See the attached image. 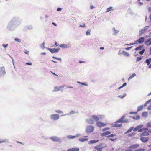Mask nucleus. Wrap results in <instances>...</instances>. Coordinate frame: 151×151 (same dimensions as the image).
Wrapping results in <instances>:
<instances>
[{"label": "nucleus", "instance_id": "obj_1", "mask_svg": "<svg viewBox=\"0 0 151 151\" xmlns=\"http://www.w3.org/2000/svg\"><path fill=\"white\" fill-rule=\"evenodd\" d=\"M22 22V19L18 16L13 17L8 23L6 29L10 31H14L21 24Z\"/></svg>", "mask_w": 151, "mask_h": 151}, {"label": "nucleus", "instance_id": "obj_2", "mask_svg": "<svg viewBox=\"0 0 151 151\" xmlns=\"http://www.w3.org/2000/svg\"><path fill=\"white\" fill-rule=\"evenodd\" d=\"M50 139L52 141L61 143L62 141L60 138L56 136H53L50 137Z\"/></svg>", "mask_w": 151, "mask_h": 151}, {"label": "nucleus", "instance_id": "obj_3", "mask_svg": "<svg viewBox=\"0 0 151 151\" xmlns=\"http://www.w3.org/2000/svg\"><path fill=\"white\" fill-rule=\"evenodd\" d=\"M94 130V127L92 125L87 126L86 128L85 131L87 134H89L92 132Z\"/></svg>", "mask_w": 151, "mask_h": 151}, {"label": "nucleus", "instance_id": "obj_4", "mask_svg": "<svg viewBox=\"0 0 151 151\" xmlns=\"http://www.w3.org/2000/svg\"><path fill=\"white\" fill-rule=\"evenodd\" d=\"M50 119L53 121H56L59 119V115L58 114H54L50 116Z\"/></svg>", "mask_w": 151, "mask_h": 151}, {"label": "nucleus", "instance_id": "obj_5", "mask_svg": "<svg viewBox=\"0 0 151 151\" xmlns=\"http://www.w3.org/2000/svg\"><path fill=\"white\" fill-rule=\"evenodd\" d=\"M125 117V116L123 115L122 117L120 119H119V120H118L117 121L115 122V123H124L128 122V119H124Z\"/></svg>", "mask_w": 151, "mask_h": 151}, {"label": "nucleus", "instance_id": "obj_6", "mask_svg": "<svg viewBox=\"0 0 151 151\" xmlns=\"http://www.w3.org/2000/svg\"><path fill=\"white\" fill-rule=\"evenodd\" d=\"M46 49L49 50L52 53H58L60 48H46Z\"/></svg>", "mask_w": 151, "mask_h": 151}, {"label": "nucleus", "instance_id": "obj_7", "mask_svg": "<svg viewBox=\"0 0 151 151\" xmlns=\"http://www.w3.org/2000/svg\"><path fill=\"white\" fill-rule=\"evenodd\" d=\"M33 29V26L32 25H27L25 26L23 28V30L24 31H26L28 30H31L32 29Z\"/></svg>", "mask_w": 151, "mask_h": 151}, {"label": "nucleus", "instance_id": "obj_8", "mask_svg": "<svg viewBox=\"0 0 151 151\" xmlns=\"http://www.w3.org/2000/svg\"><path fill=\"white\" fill-rule=\"evenodd\" d=\"M6 73L4 67H1L0 68V77L4 76Z\"/></svg>", "mask_w": 151, "mask_h": 151}, {"label": "nucleus", "instance_id": "obj_9", "mask_svg": "<svg viewBox=\"0 0 151 151\" xmlns=\"http://www.w3.org/2000/svg\"><path fill=\"white\" fill-rule=\"evenodd\" d=\"M96 124L97 126L99 127H101L106 125V124L98 121L96 122Z\"/></svg>", "mask_w": 151, "mask_h": 151}, {"label": "nucleus", "instance_id": "obj_10", "mask_svg": "<svg viewBox=\"0 0 151 151\" xmlns=\"http://www.w3.org/2000/svg\"><path fill=\"white\" fill-rule=\"evenodd\" d=\"M91 117L93 119V122H97V121L99 120V118L98 117V115L96 116V115H93Z\"/></svg>", "mask_w": 151, "mask_h": 151}, {"label": "nucleus", "instance_id": "obj_11", "mask_svg": "<svg viewBox=\"0 0 151 151\" xmlns=\"http://www.w3.org/2000/svg\"><path fill=\"white\" fill-rule=\"evenodd\" d=\"M139 146V144H136L134 145H131L128 147L129 149H135L138 147Z\"/></svg>", "mask_w": 151, "mask_h": 151}, {"label": "nucleus", "instance_id": "obj_12", "mask_svg": "<svg viewBox=\"0 0 151 151\" xmlns=\"http://www.w3.org/2000/svg\"><path fill=\"white\" fill-rule=\"evenodd\" d=\"M147 29V28L145 27L144 28L141 29L139 30V36H142Z\"/></svg>", "mask_w": 151, "mask_h": 151}, {"label": "nucleus", "instance_id": "obj_13", "mask_svg": "<svg viewBox=\"0 0 151 151\" xmlns=\"http://www.w3.org/2000/svg\"><path fill=\"white\" fill-rule=\"evenodd\" d=\"M140 139L142 142H146L148 141L149 138L147 137H141Z\"/></svg>", "mask_w": 151, "mask_h": 151}, {"label": "nucleus", "instance_id": "obj_14", "mask_svg": "<svg viewBox=\"0 0 151 151\" xmlns=\"http://www.w3.org/2000/svg\"><path fill=\"white\" fill-rule=\"evenodd\" d=\"M145 41V38L144 37H141L139 38L135 42H138L139 44H142Z\"/></svg>", "mask_w": 151, "mask_h": 151}, {"label": "nucleus", "instance_id": "obj_15", "mask_svg": "<svg viewBox=\"0 0 151 151\" xmlns=\"http://www.w3.org/2000/svg\"><path fill=\"white\" fill-rule=\"evenodd\" d=\"M86 122L89 124H93L94 123L91 117L89 119H87L86 120Z\"/></svg>", "mask_w": 151, "mask_h": 151}, {"label": "nucleus", "instance_id": "obj_16", "mask_svg": "<svg viewBox=\"0 0 151 151\" xmlns=\"http://www.w3.org/2000/svg\"><path fill=\"white\" fill-rule=\"evenodd\" d=\"M111 133V132L109 131H107L101 133L100 135L101 136H106L110 134Z\"/></svg>", "mask_w": 151, "mask_h": 151}, {"label": "nucleus", "instance_id": "obj_17", "mask_svg": "<svg viewBox=\"0 0 151 151\" xmlns=\"http://www.w3.org/2000/svg\"><path fill=\"white\" fill-rule=\"evenodd\" d=\"M143 127V125H140L137 126L136 127L133 129V131L134 132H135L137 130H138L139 129H140L142 128V127Z\"/></svg>", "mask_w": 151, "mask_h": 151}, {"label": "nucleus", "instance_id": "obj_18", "mask_svg": "<svg viewBox=\"0 0 151 151\" xmlns=\"http://www.w3.org/2000/svg\"><path fill=\"white\" fill-rule=\"evenodd\" d=\"M145 44L147 45H149L151 44V38L147 39L145 42Z\"/></svg>", "mask_w": 151, "mask_h": 151}, {"label": "nucleus", "instance_id": "obj_19", "mask_svg": "<svg viewBox=\"0 0 151 151\" xmlns=\"http://www.w3.org/2000/svg\"><path fill=\"white\" fill-rule=\"evenodd\" d=\"M75 113H78V112H75L73 110H72L71 111L69 112V113L68 114H66L64 115H62V116H64L66 115H70L71 114H74Z\"/></svg>", "mask_w": 151, "mask_h": 151}, {"label": "nucleus", "instance_id": "obj_20", "mask_svg": "<svg viewBox=\"0 0 151 151\" xmlns=\"http://www.w3.org/2000/svg\"><path fill=\"white\" fill-rule=\"evenodd\" d=\"M149 133L145 131L144 132H142L140 135V137H142L143 136H147L149 135Z\"/></svg>", "mask_w": 151, "mask_h": 151}, {"label": "nucleus", "instance_id": "obj_21", "mask_svg": "<svg viewBox=\"0 0 151 151\" xmlns=\"http://www.w3.org/2000/svg\"><path fill=\"white\" fill-rule=\"evenodd\" d=\"M113 35H116V34L119 32V30H116L114 27H113Z\"/></svg>", "mask_w": 151, "mask_h": 151}, {"label": "nucleus", "instance_id": "obj_22", "mask_svg": "<svg viewBox=\"0 0 151 151\" xmlns=\"http://www.w3.org/2000/svg\"><path fill=\"white\" fill-rule=\"evenodd\" d=\"M145 62L148 65H149L151 62V58L146 59Z\"/></svg>", "mask_w": 151, "mask_h": 151}, {"label": "nucleus", "instance_id": "obj_23", "mask_svg": "<svg viewBox=\"0 0 151 151\" xmlns=\"http://www.w3.org/2000/svg\"><path fill=\"white\" fill-rule=\"evenodd\" d=\"M134 129V127H130L125 133V134L129 133L131 132L132 130Z\"/></svg>", "mask_w": 151, "mask_h": 151}, {"label": "nucleus", "instance_id": "obj_24", "mask_svg": "<svg viewBox=\"0 0 151 151\" xmlns=\"http://www.w3.org/2000/svg\"><path fill=\"white\" fill-rule=\"evenodd\" d=\"M88 140V138H81L79 139L80 141L83 142L86 141H87Z\"/></svg>", "mask_w": 151, "mask_h": 151}, {"label": "nucleus", "instance_id": "obj_25", "mask_svg": "<svg viewBox=\"0 0 151 151\" xmlns=\"http://www.w3.org/2000/svg\"><path fill=\"white\" fill-rule=\"evenodd\" d=\"M143 46H144L143 45H140L139 46L135 48V50L136 51H137L138 50H140L143 47Z\"/></svg>", "mask_w": 151, "mask_h": 151}, {"label": "nucleus", "instance_id": "obj_26", "mask_svg": "<svg viewBox=\"0 0 151 151\" xmlns=\"http://www.w3.org/2000/svg\"><path fill=\"white\" fill-rule=\"evenodd\" d=\"M99 141L98 140H91L88 142L89 144H93L96 143L97 142Z\"/></svg>", "mask_w": 151, "mask_h": 151}, {"label": "nucleus", "instance_id": "obj_27", "mask_svg": "<svg viewBox=\"0 0 151 151\" xmlns=\"http://www.w3.org/2000/svg\"><path fill=\"white\" fill-rule=\"evenodd\" d=\"M143 106L142 105H140L138 106L137 109V112H139L141 110L143 109Z\"/></svg>", "mask_w": 151, "mask_h": 151}, {"label": "nucleus", "instance_id": "obj_28", "mask_svg": "<svg viewBox=\"0 0 151 151\" xmlns=\"http://www.w3.org/2000/svg\"><path fill=\"white\" fill-rule=\"evenodd\" d=\"M99 146H100V147L102 149L106 147V145L105 143H101L99 145Z\"/></svg>", "mask_w": 151, "mask_h": 151}, {"label": "nucleus", "instance_id": "obj_29", "mask_svg": "<svg viewBox=\"0 0 151 151\" xmlns=\"http://www.w3.org/2000/svg\"><path fill=\"white\" fill-rule=\"evenodd\" d=\"M60 90V88L57 86H55L54 87V90H53L52 92L58 91Z\"/></svg>", "mask_w": 151, "mask_h": 151}, {"label": "nucleus", "instance_id": "obj_30", "mask_svg": "<svg viewBox=\"0 0 151 151\" xmlns=\"http://www.w3.org/2000/svg\"><path fill=\"white\" fill-rule=\"evenodd\" d=\"M60 47L62 48H66L67 47V45L65 44H61L60 45Z\"/></svg>", "mask_w": 151, "mask_h": 151}, {"label": "nucleus", "instance_id": "obj_31", "mask_svg": "<svg viewBox=\"0 0 151 151\" xmlns=\"http://www.w3.org/2000/svg\"><path fill=\"white\" fill-rule=\"evenodd\" d=\"M142 116L143 117H146L147 116V112H144L142 113Z\"/></svg>", "mask_w": 151, "mask_h": 151}, {"label": "nucleus", "instance_id": "obj_32", "mask_svg": "<svg viewBox=\"0 0 151 151\" xmlns=\"http://www.w3.org/2000/svg\"><path fill=\"white\" fill-rule=\"evenodd\" d=\"M122 53L124 55L127 56H129V54L128 52L125 51H122Z\"/></svg>", "mask_w": 151, "mask_h": 151}, {"label": "nucleus", "instance_id": "obj_33", "mask_svg": "<svg viewBox=\"0 0 151 151\" xmlns=\"http://www.w3.org/2000/svg\"><path fill=\"white\" fill-rule=\"evenodd\" d=\"M9 142V140L8 139H5L3 140H2L1 141H0V143H1L3 142Z\"/></svg>", "mask_w": 151, "mask_h": 151}, {"label": "nucleus", "instance_id": "obj_34", "mask_svg": "<svg viewBox=\"0 0 151 151\" xmlns=\"http://www.w3.org/2000/svg\"><path fill=\"white\" fill-rule=\"evenodd\" d=\"M132 118L134 119L137 120L140 119V117L139 115H137L136 117L133 116Z\"/></svg>", "mask_w": 151, "mask_h": 151}, {"label": "nucleus", "instance_id": "obj_35", "mask_svg": "<svg viewBox=\"0 0 151 151\" xmlns=\"http://www.w3.org/2000/svg\"><path fill=\"white\" fill-rule=\"evenodd\" d=\"M67 137L69 139H72L75 138V136L72 135H68L67 136Z\"/></svg>", "mask_w": 151, "mask_h": 151}, {"label": "nucleus", "instance_id": "obj_36", "mask_svg": "<svg viewBox=\"0 0 151 151\" xmlns=\"http://www.w3.org/2000/svg\"><path fill=\"white\" fill-rule=\"evenodd\" d=\"M91 30L90 29H88L86 32V35H91Z\"/></svg>", "mask_w": 151, "mask_h": 151}, {"label": "nucleus", "instance_id": "obj_37", "mask_svg": "<svg viewBox=\"0 0 151 151\" xmlns=\"http://www.w3.org/2000/svg\"><path fill=\"white\" fill-rule=\"evenodd\" d=\"M94 148L96 149L97 150H101V148L100 147V146H99V145L98 146H96Z\"/></svg>", "mask_w": 151, "mask_h": 151}, {"label": "nucleus", "instance_id": "obj_38", "mask_svg": "<svg viewBox=\"0 0 151 151\" xmlns=\"http://www.w3.org/2000/svg\"><path fill=\"white\" fill-rule=\"evenodd\" d=\"M122 124H118L115 123V124L114 126V127H120L122 126Z\"/></svg>", "mask_w": 151, "mask_h": 151}, {"label": "nucleus", "instance_id": "obj_39", "mask_svg": "<svg viewBox=\"0 0 151 151\" xmlns=\"http://www.w3.org/2000/svg\"><path fill=\"white\" fill-rule=\"evenodd\" d=\"M55 112L59 114H62L63 113L62 111L60 110H56L55 111Z\"/></svg>", "mask_w": 151, "mask_h": 151}, {"label": "nucleus", "instance_id": "obj_40", "mask_svg": "<svg viewBox=\"0 0 151 151\" xmlns=\"http://www.w3.org/2000/svg\"><path fill=\"white\" fill-rule=\"evenodd\" d=\"M145 149L144 148H139L134 150V151H145Z\"/></svg>", "mask_w": 151, "mask_h": 151}, {"label": "nucleus", "instance_id": "obj_41", "mask_svg": "<svg viewBox=\"0 0 151 151\" xmlns=\"http://www.w3.org/2000/svg\"><path fill=\"white\" fill-rule=\"evenodd\" d=\"M126 96V94H125V93H124V94L123 95H119L118 96V97H119V98H120L121 99H122V98H124V97H125Z\"/></svg>", "mask_w": 151, "mask_h": 151}, {"label": "nucleus", "instance_id": "obj_42", "mask_svg": "<svg viewBox=\"0 0 151 151\" xmlns=\"http://www.w3.org/2000/svg\"><path fill=\"white\" fill-rule=\"evenodd\" d=\"M135 76L136 74L135 73H133L132 76L129 78V79H132Z\"/></svg>", "mask_w": 151, "mask_h": 151}, {"label": "nucleus", "instance_id": "obj_43", "mask_svg": "<svg viewBox=\"0 0 151 151\" xmlns=\"http://www.w3.org/2000/svg\"><path fill=\"white\" fill-rule=\"evenodd\" d=\"M145 51V50L143 49L141 51H140L139 52V53L140 55H142L143 54L144 52Z\"/></svg>", "mask_w": 151, "mask_h": 151}, {"label": "nucleus", "instance_id": "obj_44", "mask_svg": "<svg viewBox=\"0 0 151 151\" xmlns=\"http://www.w3.org/2000/svg\"><path fill=\"white\" fill-rule=\"evenodd\" d=\"M136 44H137V43H136V42H135V43H130L129 44H125V45L127 46H129L132 45H133Z\"/></svg>", "mask_w": 151, "mask_h": 151}, {"label": "nucleus", "instance_id": "obj_45", "mask_svg": "<svg viewBox=\"0 0 151 151\" xmlns=\"http://www.w3.org/2000/svg\"><path fill=\"white\" fill-rule=\"evenodd\" d=\"M116 136V134H111L110 135H109L107 136H106V137L107 138H109V137H113V136Z\"/></svg>", "mask_w": 151, "mask_h": 151}, {"label": "nucleus", "instance_id": "obj_46", "mask_svg": "<svg viewBox=\"0 0 151 151\" xmlns=\"http://www.w3.org/2000/svg\"><path fill=\"white\" fill-rule=\"evenodd\" d=\"M142 57H137V58L136 62H137L140 60L142 59Z\"/></svg>", "mask_w": 151, "mask_h": 151}, {"label": "nucleus", "instance_id": "obj_47", "mask_svg": "<svg viewBox=\"0 0 151 151\" xmlns=\"http://www.w3.org/2000/svg\"><path fill=\"white\" fill-rule=\"evenodd\" d=\"M73 151H79V149L78 148H73Z\"/></svg>", "mask_w": 151, "mask_h": 151}, {"label": "nucleus", "instance_id": "obj_48", "mask_svg": "<svg viewBox=\"0 0 151 151\" xmlns=\"http://www.w3.org/2000/svg\"><path fill=\"white\" fill-rule=\"evenodd\" d=\"M136 133L134 132H132L131 134H129L128 136L129 137H132V136H134L135 135Z\"/></svg>", "mask_w": 151, "mask_h": 151}, {"label": "nucleus", "instance_id": "obj_49", "mask_svg": "<svg viewBox=\"0 0 151 151\" xmlns=\"http://www.w3.org/2000/svg\"><path fill=\"white\" fill-rule=\"evenodd\" d=\"M98 116L99 118V120L100 119H103L104 118V116L103 115H98Z\"/></svg>", "mask_w": 151, "mask_h": 151}, {"label": "nucleus", "instance_id": "obj_50", "mask_svg": "<svg viewBox=\"0 0 151 151\" xmlns=\"http://www.w3.org/2000/svg\"><path fill=\"white\" fill-rule=\"evenodd\" d=\"M109 129H110V128L109 127H106V128H105L104 129H102V131H106L109 130Z\"/></svg>", "mask_w": 151, "mask_h": 151}, {"label": "nucleus", "instance_id": "obj_51", "mask_svg": "<svg viewBox=\"0 0 151 151\" xmlns=\"http://www.w3.org/2000/svg\"><path fill=\"white\" fill-rule=\"evenodd\" d=\"M112 7H109V8H108L107 9V11H106V12H108L109 11H110V10H112Z\"/></svg>", "mask_w": 151, "mask_h": 151}, {"label": "nucleus", "instance_id": "obj_52", "mask_svg": "<svg viewBox=\"0 0 151 151\" xmlns=\"http://www.w3.org/2000/svg\"><path fill=\"white\" fill-rule=\"evenodd\" d=\"M52 58H53L59 60H61V59L60 58H57L56 57L54 56Z\"/></svg>", "mask_w": 151, "mask_h": 151}, {"label": "nucleus", "instance_id": "obj_53", "mask_svg": "<svg viewBox=\"0 0 151 151\" xmlns=\"http://www.w3.org/2000/svg\"><path fill=\"white\" fill-rule=\"evenodd\" d=\"M14 40L15 41H17L19 42H21V40L18 38H15Z\"/></svg>", "mask_w": 151, "mask_h": 151}, {"label": "nucleus", "instance_id": "obj_54", "mask_svg": "<svg viewBox=\"0 0 151 151\" xmlns=\"http://www.w3.org/2000/svg\"><path fill=\"white\" fill-rule=\"evenodd\" d=\"M40 48L42 49H44L45 47L44 45H42V44H41L40 45Z\"/></svg>", "mask_w": 151, "mask_h": 151}, {"label": "nucleus", "instance_id": "obj_55", "mask_svg": "<svg viewBox=\"0 0 151 151\" xmlns=\"http://www.w3.org/2000/svg\"><path fill=\"white\" fill-rule=\"evenodd\" d=\"M81 84L82 85L85 86H88V85L86 84V83L85 82L81 83Z\"/></svg>", "mask_w": 151, "mask_h": 151}, {"label": "nucleus", "instance_id": "obj_56", "mask_svg": "<svg viewBox=\"0 0 151 151\" xmlns=\"http://www.w3.org/2000/svg\"><path fill=\"white\" fill-rule=\"evenodd\" d=\"M147 127H151V122H148L147 125Z\"/></svg>", "mask_w": 151, "mask_h": 151}, {"label": "nucleus", "instance_id": "obj_57", "mask_svg": "<svg viewBox=\"0 0 151 151\" xmlns=\"http://www.w3.org/2000/svg\"><path fill=\"white\" fill-rule=\"evenodd\" d=\"M132 47H129L125 48V50H127H127H130L131 48H132Z\"/></svg>", "mask_w": 151, "mask_h": 151}, {"label": "nucleus", "instance_id": "obj_58", "mask_svg": "<svg viewBox=\"0 0 151 151\" xmlns=\"http://www.w3.org/2000/svg\"><path fill=\"white\" fill-rule=\"evenodd\" d=\"M2 45L4 47L6 48V47H7L8 46V44H2Z\"/></svg>", "mask_w": 151, "mask_h": 151}, {"label": "nucleus", "instance_id": "obj_59", "mask_svg": "<svg viewBox=\"0 0 151 151\" xmlns=\"http://www.w3.org/2000/svg\"><path fill=\"white\" fill-rule=\"evenodd\" d=\"M81 136V134H76V135L75 136V138H76V137L80 136Z\"/></svg>", "mask_w": 151, "mask_h": 151}, {"label": "nucleus", "instance_id": "obj_60", "mask_svg": "<svg viewBox=\"0 0 151 151\" xmlns=\"http://www.w3.org/2000/svg\"><path fill=\"white\" fill-rule=\"evenodd\" d=\"M62 10V8L60 7H58L57 8V10L58 11H61Z\"/></svg>", "mask_w": 151, "mask_h": 151}, {"label": "nucleus", "instance_id": "obj_61", "mask_svg": "<svg viewBox=\"0 0 151 151\" xmlns=\"http://www.w3.org/2000/svg\"><path fill=\"white\" fill-rule=\"evenodd\" d=\"M147 109L148 110H151V104H150V105H149L148 108H147Z\"/></svg>", "mask_w": 151, "mask_h": 151}, {"label": "nucleus", "instance_id": "obj_62", "mask_svg": "<svg viewBox=\"0 0 151 151\" xmlns=\"http://www.w3.org/2000/svg\"><path fill=\"white\" fill-rule=\"evenodd\" d=\"M127 85V83H124L122 85V86L123 87H125Z\"/></svg>", "mask_w": 151, "mask_h": 151}, {"label": "nucleus", "instance_id": "obj_63", "mask_svg": "<svg viewBox=\"0 0 151 151\" xmlns=\"http://www.w3.org/2000/svg\"><path fill=\"white\" fill-rule=\"evenodd\" d=\"M137 114V112H131L129 113L130 114Z\"/></svg>", "mask_w": 151, "mask_h": 151}, {"label": "nucleus", "instance_id": "obj_64", "mask_svg": "<svg viewBox=\"0 0 151 151\" xmlns=\"http://www.w3.org/2000/svg\"><path fill=\"white\" fill-rule=\"evenodd\" d=\"M67 151H73V148L68 149Z\"/></svg>", "mask_w": 151, "mask_h": 151}]
</instances>
